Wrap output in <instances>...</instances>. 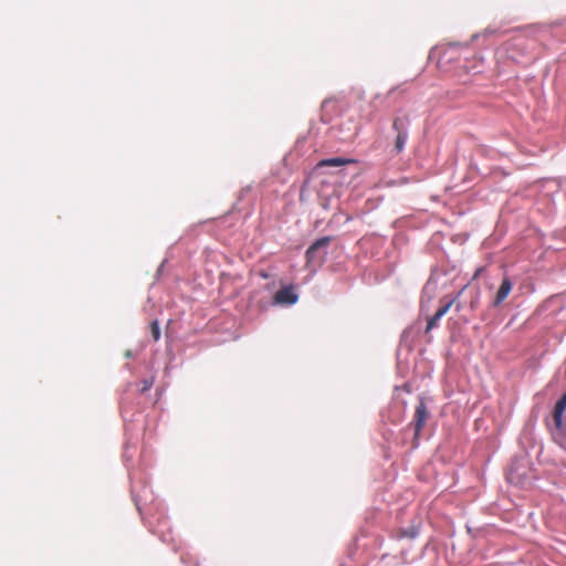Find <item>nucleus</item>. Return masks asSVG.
I'll list each match as a JSON object with an SVG mask.
<instances>
[{
  "instance_id": "f257e3e1",
  "label": "nucleus",
  "mask_w": 566,
  "mask_h": 566,
  "mask_svg": "<svg viewBox=\"0 0 566 566\" xmlns=\"http://www.w3.org/2000/svg\"><path fill=\"white\" fill-rule=\"evenodd\" d=\"M443 304L442 306L436 312V314L428 319L426 332H430L432 328H434L438 324V321L444 316L448 311L455 304L457 312H460L462 306L460 303H457V298H449L444 297L442 300Z\"/></svg>"
},
{
  "instance_id": "f03ea898",
  "label": "nucleus",
  "mask_w": 566,
  "mask_h": 566,
  "mask_svg": "<svg viewBox=\"0 0 566 566\" xmlns=\"http://www.w3.org/2000/svg\"><path fill=\"white\" fill-rule=\"evenodd\" d=\"M332 239L331 237H323L317 240H315L306 250V260L307 263H313L317 259H322L323 255H318L321 251H323V254H326V248L331 243Z\"/></svg>"
},
{
  "instance_id": "7ed1b4c3",
  "label": "nucleus",
  "mask_w": 566,
  "mask_h": 566,
  "mask_svg": "<svg viewBox=\"0 0 566 566\" xmlns=\"http://www.w3.org/2000/svg\"><path fill=\"white\" fill-rule=\"evenodd\" d=\"M428 418L427 406L423 401H420L415 410L412 423L415 427V440L419 438L422 428L426 424Z\"/></svg>"
},
{
  "instance_id": "20e7f679",
  "label": "nucleus",
  "mask_w": 566,
  "mask_h": 566,
  "mask_svg": "<svg viewBox=\"0 0 566 566\" xmlns=\"http://www.w3.org/2000/svg\"><path fill=\"white\" fill-rule=\"evenodd\" d=\"M297 294L294 293L292 286H285L279 290L274 295L275 304L292 305L297 302Z\"/></svg>"
},
{
  "instance_id": "39448f33",
  "label": "nucleus",
  "mask_w": 566,
  "mask_h": 566,
  "mask_svg": "<svg viewBox=\"0 0 566 566\" xmlns=\"http://www.w3.org/2000/svg\"><path fill=\"white\" fill-rule=\"evenodd\" d=\"M512 287H513V284L511 282V280L509 277H504L497 292H496V295L493 300L492 305L494 307L500 306L505 301V298L509 296V294L511 293Z\"/></svg>"
},
{
  "instance_id": "423d86ee",
  "label": "nucleus",
  "mask_w": 566,
  "mask_h": 566,
  "mask_svg": "<svg viewBox=\"0 0 566 566\" xmlns=\"http://www.w3.org/2000/svg\"><path fill=\"white\" fill-rule=\"evenodd\" d=\"M565 409H566V392L556 402L555 408H554L553 418H554V422L557 428L562 427L563 413H564Z\"/></svg>"
},
{
  "instance_id": "0eeeda50",
  "label": "nucleus",
  "mask_w": 566,
  "mask_h": 566,
  "mask_svg": "<svg viewBox=\"0 0 566 566\" xmlns=\"http://www.w3.org/2000/svg\"><path fill=\"white\" fill-rule=\"evenodd\" d=\"M355 163V160L353 159H345V158H339V157H336V158H328V159H323L321 160L315 169H321L323 167H338V166H344V165H347V164H353Z\"/></svg>"
},
{
  "instance_id": "6e6552de",
  "label": "nucleus",
  "mask_w": 566,
  "mask_h": 566,
  "mask_svg": "<svg viewBox=\"0 0 566 566\" xmlns=\"http://www.w3.org/2000/svg\"><path fill=\"white\" fill-rule=\"evenodd\" d=\"M410 123V118L408 115L402 117H395L392 120V129L397 134H408V125Z\"/></svg>"
},
{
  "instance_id": "1a4fd4ad",
  "label": "nucleus",
  "mask_w": 566,
  "mask_h": 566,
  "mask_svg": "<svg viewBox=\"0 0 566 566\" xmlns=\"http://www.w3.org/2000/svg\"><path fill=\"white\" fill-rule=\"evenodd\" d=\"M407 139L408 134H397L395 140V150L397 154H400L403 150Z\"/></svg>"
},
{
  "instance_id": "9d476101",
  "label": "nucleus",
  "mask_w": 566,
  "mask_h": 566,
  "mask_svg": "<svg viewBox=\"0 0 566 566\" xmlns=\"http://www.w3.org/2000/svg\"><path fill=\"white\" fill-rule=\"evenodd\" d=\"M150 333L155 342H157L160 338V328L158 321H153L150 323Z\"/></svg>"
},
{
  "instance_id": "9b49d317",
  "label": "nucleus",
  "mask_w": 566,
  "mask_h": 566,
  "mask_svg": "<svg viewBox=\"0 0 566 566\" xmlns=\"http://www.w3.org/2000/svg\"><path fill=\"white\" fill-rule=\"evenodd\" d=\"M153 385H154V379L153 378L144 379L142 381L140 392L148 391L153 387Z\"/></svg>"
},
{
  "instance_id": "f8f14e48",
  "label": "nucleus",
  "mask_w": 566,
  "mask_h": 566,
  "mask_svg": "<svg viewBox=\"0 0 566 566\" xmlns=\"http://www.w3.org/2000/svg\"><path fill=\"white\" fill-rule=\"evenodd\" d=\"M479 298H480V292H479V291H476V292H475V295H474V297H473V300L471 301V304H470V306H471V308H472V310H475V308H476V306H478V304H479Z\"/></svg>"
},
{
  "instance_id": "ddd939ff",
  "label": "nucleus",
  "mask_w": 566,
  "mask_h": 566,
  "mask_svg": "<svg viewBox=\"0 0 566 566\" xmlns=\"http://www.w3.org/2000/svg\"><path fill=\"white\" fill-rule=\"evenodd\" d=\"M460 294H462V291H459V294H458L454 298H458V296H459Z\"/></svg>"
}]
</instances>
